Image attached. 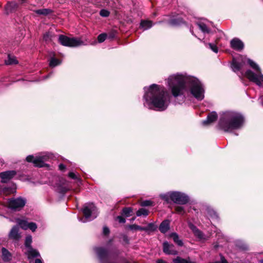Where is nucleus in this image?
<instances>
[{"label": "nucleus", "mask_w": 263, "mask_h": 263, "mask_svg": "<svg viewBox=\"0 0 263 263\" xmlns=\"http://www.w3.org/2000/svg\"><path fill=\"white\" fill-rule=\"evenodd\" d=\"M149 108L162 111L166 109L170 102V95L163 86L156 84L151 85L143 96Z\"/></svg>", "instance_id": "obj_1"}, {"label": "nucleus", "mask_w": 263, "mask_h": 263, "mask_svg": "<svg viewBox=\"0 0 263 263\" xmlns=\"http://www.w3.org/2000/svg\"><path fill=\"white\" fill-rule=\"evenodd\" d=\"M244 122V117L241 114L234 111H226L220 117L217 126L220 130L231 133L240 128Z\"/></svg>", "instance_id": "obj_2"}, {"label": "nucleus", "mask_w": 263, "mask_h": 263, "mask_svg": "<svg viewBox=\"0 0 263 263\" xmlns=\"http://www.w3.org/2000/svg\"><path fill=\"white\" fill-rule=\"evenodd\" d=\"M160 198L166 203L171 202L180 205L186 204L190 201V197L186 194L178 191H171L166 194H161Z\"/></svg>", "instance_id": "obj_3"}, {"label": "nucleus", "mask_w": 263, "mask_h": 263, "mask_svg": "<svg viewBox=\"0 0 263 263\" xmlns=\"http://www.w3.org/2000/svg\"><path fill=\"white\" fill-rule=\"evenodd\" d=\"M186 84L190 87V92L196 99L198 100L203 99L204 89L198 79L194 77H186Z\"/></svg>", "instance_id": "obj_4"}, {"label": "nucleus", "mask_w": 263, "mask_h": 263, "mask_svg": "<svg viewBox=\"0 0 263 263\" xmlns=\"http://www.w3.org/2000/svg\"><path fill=\"white\" fill-rule=\"evenodd\" d=\"M247 62L251 67L258 73V74L257 75L251 70L248 69L245 72V77L249 79L250 81L255 83L258 86H260L263 81V75L261 73L260 68L253 61L250 59H247Z\"/></svg>", "instance_id": "obj_5"}, {"label": "nucleus", "mask_w": 263, "mask_h": 263, "mask_svg": "<svg viewBox=\"0 0 263 263\" xmlns=\"http://www.w3.org/2000/svg\"><path fill=\"white\" fill-rule=\"evenodd\" d=\"M177 84L171 87L172 95L176 98L183 94V90L185 88L186 77L177 75L175 77Z\"/></svg>", "instance_id": "obj_6"}, {"label": "nucleus", "mask_w": 263, "mask_h": 263, "mask_svg": "<svg viewBox=\"0 0 263 263\" xmlns=\"http://www.w3.org/2000/svg\"><path fill=\"white\" fill-rule=\"evenodd\" d=\"M59 43L64 46L76 47L84 45V42L76 37H69L63 34H60L58 39Z\"/></svg>", "instance_id": "obj_7"}, {"label": "nucleus", "mask_w": 263, "mask_h": 263, "mask_svg": "<svg viewBox=\"0 0 263 263\" xmlns=\"http://www.w3.org/2000/svg\"><path fill=\"white\" fill-rule=\"evenodd\" d=\"M26 202V199L21 197L11 198L8 200L6 206L15 212L20 211L25 206Z\"/></svg>", "instance_id": "obj_8"}, {"label": "nucleus", "mask_w": 263, "mask_h": 263, "mask_svg": "<svg viewBox=\"0 0 263 263\" xmlns=\"http://www.w3.org/2000/svg\"><path fill=\"white\" fill-rule=\"evenodd\" d=\"M94 251L100 262H106L109 260V253L106 248L103 247H95Z\"/></svg>", "instance_id": "obj_9"}, {"label": "nucleus", "mask_w": 263, "mask_h": 263, "mask_svg": "<svg viewBox=\"0 0 263 263\" xmlns=\"http://www.w3.org/2000/svg\"><path fill=\"white\" fill-rule=\"evenodd\" d=\"M245 60H243L242 57H241L240 59H238L235 57H233L231 63V68L233 71L237 72L242 69L245 64Z\"/></svg>", "instance_id": "obj_10"}, {"label": "nucleus", "mask_w": 263, "mask_h": 263, "mask_svg": "<svg viewBox=\"0 0 263 263\" xmlns=\"http://www.w3.org/2000/svg\"><path fill=\"white\" fill-rule=\"evenodd\" d=\"M43 159V157L34 158L33 155H29L26 157V160L28 162L32 163L35 167H42L47 165L44 163Z\"/></svg>", "instance_id": "obj_11"}, {"label": "nucleus", "mask_w": 263, "mask_h": 263, "mask_svg": "<svg viewBox=\"0 0 263 263\" xmlns=\"http://www.w3.org/2000/svg\"><path fill=\"white\" fill-rule=\"evenodd\" d=\"M20 8V4L15 1L8 2L5 6V9L7 14L15 13Z\"/></svg>", "instance_id": "obj_12"}, {"label": "nucleus", "mask_w": 263, "mask_h": 263, "mask_svg": "<svg viewBox=\"0 0 263 263\" xmlns=\"http://www.w3.org/2000/svg\"><path fill=\"white\" fill-rule=\"evenodd\" d=\"M163 251L168 255H177L178 252L176 250L175 246L172 243H170L167 241H164L163 243Z\"/></svg>", "instance_id": "obj_13"}, {"label": "nucleus", "mask_w": 263, "mask_h": 263, "mask_svg": "<svg viewBox=\"0 0 263 263\" xmlns=\"http://www.w3.org/2000/svg\"><path fill=\"white\" fill-rule=\"evenodd\" d=\"M16 175V171L14 170L7 171L0 173V178L2 183H7L8 181L13 178Z\"/></svg>", "instance_id": "obj_14"}, {"label": "nucleus", "mask_w": 263, "mask_h": 263, "mask_svg": "<svg viewBox=\"0 0 263 263\" xmlns=\"http://www.w3.org/2000/svg\"><path fill=\"white\" fill-rule=\"evenodd\" d=\"M218 119V115L216 111H212L208 114L206 119L202 121V124L208 126L215 122Z\"/></svg>", "instance_id": "obj_15"}, {"label": "nucleus", "mask_w": 263, "mask_h": 263, "mask_svg": "<svg viewBox=\"0 0 263 263\" xmlns=\"http://www.w3.org/2000/svg\"><path fill=\"white\" fill-rule=\"evenodd\" d=\"M231 48L237 51H241L244 48L243 42L238 38H234L230 42Z\"/></svg>", "instance_id": "obj_16"}, {"label": "nucleus", "mask_w": 263, "mask_h": 263, "mask_svg": "<svg viewBox=\"0 0 263 263\" xmlns=\"http://www.w3.org/2000/svg\"><path fill=\"white\" fill-rule=\"evenodd\" d=\"M19 228L17 226H13L9 234V237L14 240H19L21 238V235L18 233Z\"/></svg>", "instance_id": "obj_17"}, {"label": "nucleus", "mask_w": 263, "mask_h": 263, "mask_svg": "<svg viewBox=\"0 0 263 263\" xmlns=\"http://www.w3.org/2000/svg\"><path fill=\"white\" fill-rule=\"evenodd\" d=\"M170 228V221L168 219H165L162 221L159 227V230L161 233L165 234Z\"/></svg>", "instance_id": "obj_18"}, {"label": "nucleus", "mask_w": 263, "mask_h": 263, "mask_svg": "<svg viewBox=\"0 0 263 263\" xmlns=\"http://www.w3.org/2000/svg\"><path fill=\"white\" fill-rule=\"evenodd\" d=\"M189 228L192 230L194 235L199 239H204L203 233L193 224H189Z\"/></svg>", "instance_id": "obj_19"}, {"label": "nucleus", "mask_w": 263, "mask_h": 263, "mask_svg": "<svg viewBox=\"0 0 263 263\" xmlns=\"http://www.w3.org/2000/svg\"><path fill=\"white\" fill-rule=\"evenodd\" d=\"M29 9L31 11H33L38 15L43 16H47L49 14H52L53 12V11L52 9L48 8H44L33 10L31 8H29Z\"/></svg>", "instance_id": "obj_20"}, {"label": "nucleus", "mask_w": 263, "mask_h": 263, "mask_svg": "<svg viewBox=\"0 0 263 263\" xmlns=\"http://www.w3.org/2000/svg\"><path fill=\"white\" fill-rule=\"evenodd\" d=\"M169 237L173 239L174 242L179 247L183 246V242L181 239L179 238V235L175 232H173L169 235Z\"/></svg>", "instance_id": "obj_21"}, {"label": "nucleus", "mask_w": 263, "mask_h": 263, "mask_svg": "<svg viewBox=\"0 0 263 263\" xmlns=\"http://www.w3.org/2000/svg\"><path fill=\"white\" fill-rule=\"evenodd\" d=\"M2 258L4 261L7 262L11 259V254L5 248L2 249Z\"/></svg>", "instance_id": "obj_22"}, {"label": "nucleus", "mask_w": 263, "mask_h": 263, "mask_svg": "<svg viewBox=\"0 0 263 263\" xmlns=\"http://www.w3.org/2000/svg\"><path fill=\"white\" fill-rule=\"evenodd\" d=\"M134 214L133 208L132 207L125 206L123 208L121 212V214L125 217H128Z\"/></svg>", "instance_id": "obj_23"}, {"label": "nucleus", "mask_w": 263, "mask_h": 263, "mask_svg": "<svg viewBox=\"0 0 263 263\" xmlns=\"http://www.w3.org/2000/svg\"><path fill=\"white\" fill-rule=\"evenodd\" d=\"M184 23L183 19L180 17L171 18L168 21L169 24L172 26H179Z\"/></svg>", "instance_id": "obj_24"}, {"label": "nucleus", "mask_w": 263, "mask_h": 263, "mask_svg": "<svg viewBox=\"0 0 263 263\" xmlns=\"http://www.w3.org/2000/svg\"><path fill=\"white\" fill-rule=\"evenodd\" d=\"M153 22L150 20H142L140 24V27L144 30L148 29L152 27Z\"/></svg>", "instance_id": "obj_25"}, {"label": "nucleus", "mask_w": 263, "mask_h": 263, "mask_svg": "<svg viewBox=\"0 0 263 263\" xmlns=\"http://www.w3.org/2000/svg\"><path fill=\"white\" fill-rule=\"evenodd\" d=\"M5 64L7 65H15L18 64V61L14 56L8 54L7 60H5Z\"/></svg>", "instance_id": "obj_26"}, {"label": "nucleus", "mask_w": 263, "mask_h": 263, "mask_svg": "<svg viewBox=\"0 0 263 263\" xmlns=\"http://www.w3.org/2000/svg\"><path fill=\"white\" fill-rule=\"evenodd\" d=\"M173 262L174 263H196L195 261H191L189 257L187 259H184L179 256L174 259Z\"/></svg>", "instance_id": "obj_27"}, {"label": "nucleus", "mask_w": 263, "mask_h": 263, "mask_svg": "<svg viewBox=\"0 0 263 263\" xmlns=\"http://www.w3.org/2000/svg\"><path fill=\"white\" fill-rule=\"evenodd\" d=\"M82 211L84 217L88 219L90 217L92 214V210L87 206H84L82 209Z\"/></svg>", "instance_id": "obj_28"}, {"label": "nucleus", "mask_w": 263, "mask_h": 263, "mask_svg": "<svg viewBox=\"0 0 263 263\" xmlns=\"http://www.w3.org/2000/svg\"><path fill=\"white\" fill-rule=\"evenodd\" d=\"M29 249L28 251V258L30 259L40 256L39 252L36 250L33 249L32 248Z\"/></svg>", "instance_id": "obj_29"}, {"label": "nucleus", "mask_w": 263, "mask_h": 263, "mask_svg": "<svg viewBox=\"0 0 263 263\" xmlns=\"http://www.w3.org/2000/svg\"><path fill=\"white\" fill-rule=\"evenodd\" d=\"M54 36L51 32H46L43 34V39L46 43H49L52 41V38Z\"/></svg>", "instance_id": "obj_30"}, {"label": "nucleus", "mask_w": 263, "mask_h": 263, "mask_svg": "<svg viewBox=\"0 0 263 263\" xmlns=\"http://www.w3.org/2000/svg\"><path fill=\"white\" fill-rule=\"evenodd\" d=\"M69 190L70 187L67 185H60L58 186V192L62 195H65Z\"/></svg>", "instance_id": "obj_31"}, {"label": "nucleus", "mask_w": 263, "mask_h": 263, "mask_svg": "<svg viewBox=\"0 0 263 263\" xmlns=\"http://www.w3.org/2000/svg\"><path fill=\"white\" fill-rule=\"evenodd\" d=\"M149 214V211L146 209L144 208H141L139 209L137 212H136V215L137 216H146Z\"/></svg>", "instance_id": "obj_32"}, {"label": "nucleus", "mask_w": 263, "mask_h": 263, "mask_svg": "<svg viewBox=\"0 0 263 263\" xmlns=\"http://www.w3.org/2000/svg\"><path fill=\"white\" fill-rule=\"evenodd\" d=\"M61 63V62L60 60L55 58H52L50 59V62H49V66L51 67H54L59 65H60Z\"/></svg>", "instance_id": "obj_33"}, {"label": "nucleus", "mask_w": 263, "mask_h": 263, "mask_svg": "<svg viewBox=\"0 0 263 263\" xmlns=\"http://www.w3.org/2000/svg\"><path fill=\"white\" fill-rule=\"evenodd\" d=\"M32 237L31 235H28L26 236L25 238V246L27 248L30 249L32 248L31 243H32Z\"/></svg>", "instance_id": "obj_34"}, {"label": "nucleus", "mask_w": 263, "mask_h": 263, "mask_svg": "<svg viewBox=\"0 0 263 263\" xmlns=\"http://www.w3.org/2000/svg\"><path fill=\"white\" fill-rule=\"evenodd\" d=\"M18 223L22 229L27 230L28 229L29 222H28L27 221L25 220H20Z\"/></svg>", "instance_id": "obj_35"}, {"label": "nucleus", "mask_w": 263, "mask_h": 263, "mask_svg": "<svg viewBox=\"0 0 263 263\" xmlns=\"http://www.w3.org/2000/svg\"><path fill=\"white\" fill-rule=\"evenodd\" d=\"M118 34V31L116 30H111L107 34V37L110 40L115 39Z\"/></svg>", "instance_id": "obj_36"}, {"label": "nucleus", "mask_w": 263, "mask_h": 263, "mask_svg": "<svg viewBox=\"0 0 263 263\" xmlns=\"http://www.w3.org/2000/svg\"><path fill=\"white\" fill-rule=\"evenodd\" d=\"M200 29L204 33H209L210 30L208 28L207 26L204 23L198 24Z\"/></svg>", "instance_id": "obj_37"}, {"label": "nucleus", "mask_w": 263, "mask_h": 263, "mask_svg": "<svg viewBox=\"0 0 263 263\" xmlns=\"http://www.w3.org/2000/svg\"><path fill=\"white\" fill-rule=\"evenodd\" d=\"M142 206H150L154 205V202L149 200H146L142 201L140 203Z\"/></svg>", "instance_id": "obj_38"}, {"label": "nucleus", "mask_w": 263, "mask_h": 263, "mask_svg": "<svg viewBox=\"0 0 263 263\" xmlns=\"http://www.w3.org/2000/svg\"><path fill=\"white\" fill-rule=\"evenodd\" d=\"M175 212L184 215L185 214V210L183 207L181 206H176L175 208Z\"/></svg>", "instance_id": "obj_39"}, {"label": "nucleus", "mask_w": 263, "mask_h": 263, "mask_svg": "<svg viewBox=\"0 0 263 263\" xmlns=\"http://www.w3.org/2000/svg\"><path fill=\"white\" fill-rule=\"evenodd\" d=\"M147 228L149 232H154L157 230V226L154 223H149L147 226Z\"/></svg>", "instance_id": "obj_40"}, {"label": "nucleus", "mask_w": 263, "mask_h": 263, "mask_svg": "<svg viewBox=\"0 0 263 263\" xmlns=\"http://www.w3.org/2000/svg\"><path fill=\"white\" fill-rule=\"evenodd\" d=\"M107 38V33H103L100 34H99L98 36V41L99 43H102Z\"/></svg>", "instance_id": "obj_41"}, {"label": "nucleus", "mask_w": 263, "mask_h": 263, "mask_svg": "<svg viewBox=\"0 0 263 263\" xmlns=\"http://www.w3.org/2000/svg\"><path fill=\"white\" fill-rule=\"evenodd\" d=\"M100 15L102 17H108L110 14V12L106 9H101L99 12Z\"/></svg>", "instance_id": "obj_42"}, {"label": "nucleus", "mask_w": 263, "mask_h": 263, "mask_svg": "<svg viewBox=\"0 0 263 263\" xmlns=\"http://www.w3.org/2000/svg\"><path fill=\"white\" fill-rule=\"evenodd\" d=\"M28 229L31 230L32 232H35L37 229V224L33 222H29Z\"/></svg>", "instance_id": "obj_43"}, {"label": "nucleus", "mask_w": 263, "mask_h": 263, "mask_svg": "<svg viewBox=\"0 0 263 263\" xmlns=\"http://www.w3.org/2000/svg\"><path fill=\"white\" fill-rule=\"evenodd\" d=\"M209 48L215 53H217L218 49L216 45L213 43H209Z\"/></svg>", "instance_id": "obj_44"}, {"label": "nucleus", "mask_w": 263, "mask_h": 263, "mask_svg": "<svg viewBox=\"0 0 263 263\" xmlns=\"http://www.w3.org/2000/svg\"><path fill=\"white\" fill-rule=\"evenodd\" d=\"M124 217V216L121 214V215L118 216L116 217V219L120 223H124L126 222V219Z\"/></svg>", "instance_id": "obj_45"}, {"label": "nucleus", "mask_w": 263, "mask_h": 263, "mask_svg": "<svg viewBox=\"0 0 263 263\" xmlns=\"http://www.w3.org/2000/svg\"><path fill=\"white\" fill-rule=\"evenodd\" d=\"M103 234L105 236H107L110 233V230L109 228L107 227H104L103 228Z\"/></svg>", "instance_id": "obj_46"}, {"label": "nucleus", "mask_w": 263, "mask_h": 263, "mask_svg": "<svg viewBox=\"0 0 263 263\" xmlns=\"http://www.w3.org/2000/svg\"><path fill=\"white\" fill-rule=\"evenodd\" d=\"M123 241L125 244L128 245L129 243V239L128 237L126 235H123L122 237Z\"/></svg>", "instance_id": "obj_47"}, {"label": "nucleus", "mask_w": 263, "mask_h": 263, "mask_svg": "<svg viewBox=\"0 0 263 263\" xmlns=\"http://www.w3.org/2000/svg\"><path fill=\"white\" fill-rule=\"evenodd\" d=\"M68 177H69L70 178H71V179H78V178L77 177L76 175L74 173H73V172L69 173Z\"/></svg>", "instance_id": "obj_48"}, {"label": "nucleus", "mask_w": 263, "mask_h": 263, "mask_svg": "<svg viewBox=\"0 0 263 263\" xmlns=\"http://www.w3.org/2000/svg\"><path fill=\"white\" fill-rule=\"evenodd\" d=\"M138 227L139 226L136 224H131L129 226V228L130 230H138Z\"/></svg>", "instance_id": "obj_49"}, {"label": "nucleus", "mask_w": 263, "mask_h": 263, "mask_svg": "<svg viewBox=\"0 0 263 263\" xmlns=\"http://www.w3.org/2000/svg\"><path fill=\"white\" fill-rule=\"evenodd\" d=\"M59 169L61 171H64L66 170V166L63 163H60L59 165Z\"/></svg>", "instance_id": "obj_50"}, {"label": "nucleus", "mask_w": 263, "mask_h": 263, "mask_svg": "<svg viewBox=\"0 0 263 263\" xmlns=\"http://www.w3.org/2000/svg\"><path fill=\"white\" fill-rule=\"evenodd\" d=\"M120 254V251L118 249H115L113 252V254L116 255V256H118Z\"/></svg>", "instance_id": "obj_51"}, {"label": "nucleus", "mask_w": 263, "mask_h": 263, "mask_svg": "<svg viewBox=\"0 0 263 263\" xmlns=\"http://www.w3.org/2000/svg\"><path fill=\"white\" fill-rule=\"evenodd\" d=\"M157 263H167L165 260H163L162 259H159L156 261Z\"/></svg>", "instance_id": "obj_52"}, {"label": "nucleus", "mask_w": 263, "mask_h": 263, "mask_svg": "<svg viewBox=\"0 0 263 263\" xmlns=\"http://www.w3.org/2000/svg\"><path fill=\"white\" fill-rule=\"evenodd\" d=\"M10 188H9V187H5L3 189V191L5 193H8L10 191Z\"/></svg>", "instance_id": "obj_53"}, {"label": "nucleus", "mask_w": 263, "mask_h": 263, "mask_svg": "<svg viewBox=\"0 0 263 263\" xmlns=\"http://www.w3.org/2000/svg\"><path fill=\"white\" fill-rule=\"evenodd\" d=\"M35 263H43L41 259L37 258L35 260Z\"/></svg>", "instance_id": "obj_54"}, {"label": "nucleus", "mask_w": 263, "mask_h": 263, "mask_svg": "<svg viewBox=\"0 0 263 263\" xmlns=\"http://www.w3.org/2000/svg\"><path fill=\"white\" fill-rule=\"evenodd\" d=\"M21 2V4L22 5L27 2L28 0H18Z\"/></svg>", "instance_id": "obj_55"}, {"label": "nucleus", "mask_w": 263, "mask_h": 263, "mask_svg": "<svg viewBox=\"0 0 263 263\" xmlns=\"http://www.w3.org/2000/svg\"><path fill=\"white\" fill-rule=\"evenodd\" d=\"M242 249L244 250H248V247L246 245H243L242 246Z\"/></svg>", "instance_id": "obj_56"}, {"label": "nucleus", "mask_w": 263, "mask_h": 263, "mask_svg": "<svg viewBox=\"0 0 263 263\" xmlns=\"http://www.w3.org/2000/svg\"><path fill=\"white\" fill-rule=\"evenodd\" d=\"M143 231H146V232H148V229L147 228V226L146 227H143Z\"/></svg>", "instance_id": "obj_57"}, {"label": "nucleus", "mask_w": 263, "mask_h": 263, "mask_svg": "<svg viewBox=\"0 0 263 263\" xmlns=\"http://www.w3.org/2000/svg\"><path fill=\"white\" fill-rule=\"evenodd\" d=\"M143 227H141L140 226H139L138 227V230H140V231H143Z\"/></svg>", "instance_id": "obj_58"}, {"label": "nucleus", "mask_w": 263, "mask_h": 263, "mask_svg": "<svg viewBox=\"0 0 263 263\" xmlns=\"http://www.w3.org/2000/svg\"><path fill=\"white\" fill-rule=\"evenodd\" d=\"M135 219H136V217H133V218H131L130 220L132 221H133L135 220Z\"/></svg>", "instance_id": "obj_59"}, {"label": "nucleus", "mask_w": 263, "mask_h": 263, "mask_svg": "<svg viewBox=\"0 0 263 263\" xmlns=\"http://www.w3.org/2000/svg\"><path fill=\"white\" fill-rule=\"evenodd\" d=\"M112 239H110V240H109V242H111L112 241Z\"/></svg>", "instance_id": "obj_60"}, {"label": "nucleus", "mask_w": 263, "mask_h": 263, "mask_svg": "<svg viewBox=\"0 0 263 263\" xmlns=\"http://www.w3.org/2000/svg\"><path fill=\"white\" fill-rule=\"evenodd\" d=\"M31 6L35 7L34 5H31Z\"/></svg>", "instance_id": "obj_61"}]
</instances>
